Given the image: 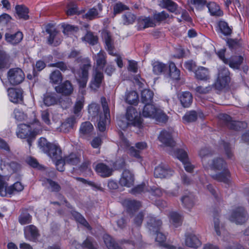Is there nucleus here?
Masks as SVG:
<instances>
[{
  "label": "nucleus",
  "mask_w": 249,
  "mask_h": 249,
  "mask_svg": "<svg viewBox=\"0 0 249 249\" xmlns=\"http://www.w3.org/2000/svg\"><path fill=\"white\" fill-rule=\"evenodd\" d=\"M218 31L225 36H230L232 33V28L230 27L227 22L220 20L217 23Z\"/></svg>",
  "instance_id": "72a5a7b5"
},
{
  "label": "nucleus",
  "mask_w": 249,
  "mask_h": 249,
  "mask_svg": "<svg viewBox=\"0 0 249 249\" xmlns=\"http://www.w3.org/2000/svg\"><path fill=\"white\" fill-rule=\"evenodd\" d=\"M53 143L47 141L44 138H41L38 141V146L40 149L43 152L46 153Z\"/></svg>",
  "instance_id": "864d4df0"
},
{
  "label": "nucleus",
  "mask_w": 249,
  "mask_h": 249,
  "mask_svg": "<svg viewBox=\"0 0 249 249\" xmlns=\"http://www.w3.org/2000/svg\"><path fill=\"white\" fill-rule=\"evenodd\" d=\"M147 228L151 233H155L160 231L162 221L159 218L149 215L147 217Z\"/></svg>",
  "instance_id": "dca6fc26"
},
{
  "label": "nucleus",
  "mask_w": 249,
  "mask_h": 249,
  "mask_svg": "<svg viewBox=\"0 0 249 249\" xmlns=\"http://www.w3.org/2000/svg\"><path fill=\"white\" fill-rule=\"evenodd\" d=\"M199 155L201 159V161L204 167L206 168L208 167L209 162L211 160L210 157L212 156L211 151L207 148H202L200 150Z\"/></svg>",
  "instance_id": "473e14b6"
},
{
  "label": "nucleus",
  "mask_w": 249,
  "mask_h": 249,
  "mask_svg": "<svg viewBox=\"0 0 249 249\" xmlns=\"http://www.w3.org/2000/svg\"><path fill=\"white\" fill-rule=\"evenodd\" d=\"M25 78L22 70L18 68L10 69L7 72V79L10 84L15 86L21 83Z\"/></svg>",
  "instance_id": "6e6552de"
},
{
  "label": "nucleus",
  "mask_w": 249,
  "mask_h": 249,
  "mask_svg": "<svg viewBox=\"0 0 249 249\" xmlns=\"http://www.w3.org/2000/svg\"><path fill=\"white\" fill-rule=\"evenodd\" d=\"M195 74L196 78L199 80L207 81L210 77L208 69L203 67L197 68Z\"/></svg>",
  "instance_id": "c85d7f7f"
},
{
  "label": "nucleus",
  "mask_w": 249,
  "mask_h": 249,
  "mask_svg": "<svg viewBox=\"0 0 249 249\" xmlns=\"http://www.w3.org/2000/svg\"><path fill=\"white\" fill-rule=\"evenodd\" d=\"M99 12L97 8H92L90 9L86 14L83 16L84 18L92 20L98 18Z\"/></svg>",
  "instance_id": "e2e57ef3"
},
{
  "label": "nucleus",
  "mask_w": 249,
  "mask_h": 249,
  "mask_svg": "<svg viewBox=\"0 0 249 249\" xmlns=\"http://www.w3.org/2000/svg\"><path fill=\"white\" fill-rule=\"evenodd\" d=\"M169 75L174 80H178L180 76V71L176 67L173 62L170 63L169 65Z\"/></svg>",
  "instance_id": "8fccbe9b"
},
{
  "label": "nucleus",
  "mask_w": 249,
  "mask_h": 249,
  "mask_svg": "<svg viewBox=\"0 0 249 249\" xmlns=\"http://www.w3.org/2000/svg\"><path fill=\"white\" fill-rule=\"evenodd\" d=\"M36 132L30 125L21 124L18 125V130L17 132L18 137L21 139H27V142L30 147L32 142L35 139Z\"/></svg>",
  "instance_id": "7ed1b4c3"
},
{
  "label": "nucleus",
  "mask_w": 249,
  "mask_h": 249,
  "mask_svg": "<svg viewBox=\"0 0 249 249\" xmlns=\"http://www.w3.org/2000/svg\"><path fill=\"white\" fill-rule=\"evenodd\" d=\"M135 18V16L130 12H127L123 16L124 24L125 25L133 23L134 22Z\"/></svg>",
  "instance_id": "69168bd1"
},
{
  "label": "nucleus",
  "mask_w": 249,
  "mask_h": 249,
  "mask_svg": "<svg viewBox=\"0 0 249 249\" xmlns=\"http://www.w3.org/2000/svg\"><path fill=\"white\" fill-rule=\"evenodd\" d=\"M83 38L85 41L92 45L97 44L98 42L97 36H94L92 33L90 32H88Z\"/></svg>",
  "instance_id": "0e129e2a"
},
{
  "label": "nucleus",
  "mask_w": 249,
  "mask_h": 249,
  "mask_svg": "<svg viewBox=\"0 0 249 249\" xmlns=\"http://www.w3.org/2000/svg\"><path fill=\"white\" fill-rule=\"evenodd\" d=\"M185 244L190 248L197 249L201 245V242L196 235L189 233L186 235Z\"/></svg>",
  "instance_id": "412c9836"
},
{
  "label": "nucleus",
  "mask_w": 249,
  "mask_h": 249,
  "mask_svg": "<svg viewBox=\"0 0 249 249\" xmlns=\"http://www.w3.org/2000/svg\"><path fill=\"white\" fill-rule=\"evenodd\" d=\"M173 171L164 165H160L155 168L154 177L157 178H165L171 176Z\"/></svg>",
  "instance_id": "f3484780"
},
{
  "label": "nucleus",
  "mask_w": 249,
  "mask_h": 249,
  "mask_svg": "<svg viewBox=\"0 0 249 249\" xmlns=\"http://www.w3.org/2000/svg\"><path fill=\"white\" fill-rule=\"evenodd\" d=\"M4 36L6 41L13 45H17L23 38V34L19 31L13 34L6 33Z\"/></svg>",
  "instance_id": "6ab92c4d"
},
{
  "label": "nucleus",
  "mask_w": 249,
  "mask_h": 249,
  "mask_svg": "<svg viewBox=\"0 0 249 249\" xmlns=\"http://www.w3.org/2000/svg\"><path fill=\"white\" fill-rule=\"evenodd\" d=\"M50 81L53 84H58L62 80V75L58 70L53 71L50 75Z\"/></svg>",
  "instance_id": "09e8293b"
},
{
  "label": "nucleus",
  "mask_w": 249,
  "mask_h": 249,
  "mask_svg": "<svg viewBox=\"0 0 249 249\" xmlns=\"http://www.w3.org/2000/svg\"><path fill=\"white\" fill-rule=\"evenodd\" d=\"M46 32L49 34V36L48 39V44L52 45L53 43L55 37L58 34L57 31L53 27L48 25L46 29Z\"/></svg>",
  "instance_id": "6e6d98bb"
},
{
  "label": "nucleus",
  "mask_w": 249,
  "mask_h": 249,
  "mask_svg": "<svg viewBox=\"0 0 249 249\" xmlns=\"http://www.w3.org/2000/svg\"><path fill=\"white\" fill-rule=\"evenodd\" d=\"M84 104V98L80 97L77 99L73 107V113L77 116H79V112L83 108Z\"/></svg>",
  "instance_id": "bf43d9fd"
},
{
  "label": "nucleus",
  "mask_w": 249,
  "mask_h": 249,
  "mask_svg": "<svg viewBox=\"0 0 249 249\" xmlns=\"http://www.w3.org/2000/svg\"><path fill=\"white\" fill-rule=\"evenodd\" d=\"M103 80V73L96 69L92 75L89 84V88L93 91H96L101 87Z\"/></svg>",
  "instance_id": "ddd939ff"
},
{
  "label": "nucleus",
  "mask_w": 249,
  "mask_h": 249,
  "mask_svg": "<svg viewBox=\"0 0 249 249\" xmlns=\"http://www.w3.org/2000/svg\"><path fill=\"white\" fill-rule=\"evenodd\" d=\"M16 13L19 19H22L26 20L29 19V16L28 15L29 10L25 5H17L15 7Z\"/></svg>",
  "instance_id": "bb28decb"
},
{
  "label": "nucleus",
  "mask_w": 249,
  "mask_h": 249,
  "mask_svg": "<svg viewBox=\"0 0 249 249\" xmlns=\"http://www.w3.org/2000/svg\"><path fill=\"white\" fill-rule=\"evenodd\" d=\"M103 109V113H101L97 123V127L100 132H104L106 126L110 122V111L106 99L105 97L101 98Z\"/></svg>",
  "instance_id": "20e7f679"
},
{
  "label": "nucleus",
  "mask_w": 249,
  "mask_h": 249,
  "mask_svg": "<svg viewBox=\"0 0 249 249\" xmlns=\"http://www.w3.org/2000/svg\"><path fill=\"white\" fill-rule=\"evenodd\" d=\"M168 17L169 14L164 11L159 13L155 12L153 15L154 19L159 22L163 21Z\"/></svg>",
  "instance_id": "774afa93"
},
{
  "label": "nucleus",
  "mask_w": 249,
  "mask_h": 249,
  "mask_svg": "<svg viewBox=\"0 0 249 249\" xmlns=\"http://www.w3.org/2000/svg\"><path fill=\"white\" fill-rule=\"evenodd\" d=\"M208 167L214 170L226 169V163L223 158H216L210 160Z\"/></svg>",
  "instance_id": "4be33fe9"
},
{
  "label": "nucleus",
  "mask_w": 249,
  "mask_h": 249,
  "mask_svg": "<svg viewBox=\"0 0 249 249\" xmlns=\"http://www.w3.org/2000/svg\"><path fill=\"white\" fill-rule=\"evenodd\" d=\"M95 170L100 176L103 178L110 176L113 172L112 168L103 163H98L95 166Z\"/></svg>",
  "instance_id": "aec40b11"
},
{
  "label": "nucleus",
  "mask_w": 249,
  "mask_h": 249,
  "mask_svg": "<svg viewBox=\"0 0 249 249\" xmlns=\"http://www.w3.org/2000/svg\"><path fill=\"white\" fill-rule=\"evenodd\" d=\"M125 101L130 105H135L138 103L139 96L138 93L135 91H132L125 96Z\"/></svg>",
  "instance_id": "3c124183"
},
{
  "label": "nucleus",
  "mask_w": 249,
  "mask_h": 249,
  "mask_svg": "<svg viewBox=\"0 0 249 249\" xmlns=\"http://www.w3.org/2000/svg\"><path fill=\"white\" fill-rule=\"evenodd\" d=\"M147 144L145 142H139L136 143L135 146L130 148V155L134 157L139 159L141 158L140 154L142 150L146 149Z\"/></svg>",
  "instance_id": "b1692460"
},
{
  "label": "nucleus",
  "mask_w": 249,
  "mask_h": 249,
  "mask_svg": "<svg viewBox=\"0 0 249 249\" xmlns=\"http://www.w3.org/2000/svg\"><path fill=\"white\" fill-rule=\"evenodd\" d=\"M54 161L62 158V151L59 146L53 144L46 153Z\"/></svg>",
  "instance_id": "393cba45"
},
{
  "label": "nucleus",
  "mask_w": 249,
  "mask_h": 249,
  "mask_svg": "<svg viewBox=\"0 0 249 249\" xmlns=\"http://www.w3.org/2000/svg\"><path fill=\"white\" fill-rule=\"evenodd\" d=\"M127 210L129 213H133L138 210L141 206L140 201L135 200H127L125 201Z\"/></svg>",
  "instance_id": "58836bf2"
},
{
  "label": "nucleus",
  "mask_w": 249,
  "mask_h": 249,
  "mask_svg": "<svg viewBox=\"0 0 249 249\" xmlns=\"http://www.w3.org/2000/svg\"><path fill=\"white\" fill-rule=\"evenodd\" d=\"M88 112L90 115L95 118L96 117L100 116L101 113L100 112V106L99 104L96 103H92L89 106Z\"/></svg>",
  "instance_id": "49530a36"
},
{
  "label": "nucleus",
  "mask_w": 249,
  "mask_h": 249,
  "mask_svg": "<svg viewBox=\"0 0 249 249\" xmlns=\"http://www.w3.org/2000/svg\"><path fill=\"white\" fill-rule=\"evenodd\" d=\"M104 38L108 53L113 56H116V53L114 52V47L113 40L109 34L106 33L104 34Z\"/></svg>",
  "instance_id": "c9c22d12"
},
{
  "label": "nucleus",
  "mask_w": 249,
  "mask_h": 249,
  "mask_svg": "<svg viewBox=\"0 0 249 249\" xmlns=\"http://www.w3.org/2000/svg\"><path fill=\"white\" fill-rule=\"evenodd\" d=\"M178 97L182 106L184 107H188L192 103L193 96L189 91L182 92Z\"/></svg>",
  "instance_id": "cd10ccee"
},
{
  "label": "nucleus",
  "mask_w": 249,
  "mask_h": 249,
  "mask_svg": "<svg viewBox=\"0 0 249 249\" xmlns=\"http://www.w3.org/2000/svg\"><path fill=\"white\" fill-rule=\"evenodd\" d=\"M153 71L156 75H159L167 70V66L164 63L158 61H153L152 63Z\"/></svg>",
  "instance_id": "e433bc0d"
},
{
  "label": "nucleus",
  "mask_w": 249,
  "mask_h": 249,
  "mask_svg": "<svg viewBox=\"0 0 249 249\" xmlns=\"http://www.w3.org/2000/svg\"><path fill=\"white\" fill-rule=\"evenodd\" d=\"M181 201L184 208L190 209L194 205L195 196L192 193L185 194L181 197Z\"/></svg>",
  "instance_id": "c756f323"
},
{
  "label": "nucleus",
  "mask_w": 249,
  "mask_h": 249,
  "mask_svg": "<svg viewBox=\"0 0 249 249\" xmlns=\"http://www.w3.org/2000/svg\"><path fill=\"white\" fill-rule=\"evenodd\" d=\"M207 7L212 16L220 17L223 15V12L215 3L210 2L207 5Z\"/></svg>",
  "instance_id": "ea45409f"
},
{
  "label": "nucleus",
  "mask_w": 249,
  "mask_h": 249,
  "mask_svg": "<svg viewBox=\"0 0 249 249\" xmlns=\"http://www.w3.org/2000/svg\"><path fill=\"white\" fill-rule=\"evenodd\" d=\"M226 43L231 50L236 49L241 45L240 40L237 38H227Z\"/></svg>",
  "instance_id": "680f3d73"
},
{
  "label": "nucleus",
  "mask_w": 249,
  "mask_h": 249,
  "mask_svg": "<svg viewBox=\"0 0 249 249\" xmlns=\"http://www.w3.org/2000/svg\"><path fill=\"white\" fill-rule=\"evenodd\" d=\"M222 171L220 173L212 175V178L218 181L228 183L230 172L227 169Z\"/></svg>",
  "instance_id": "4c0bfd02"
},
{
  "label": "nucleus",
  "mask_w": 249,
  "mask_h": 249,
  "mask_svg": "<svg viewBox=\"0 0 249 249\" xmlns=\"http://www.w3.org/2000/svg\"><path fill=\"white\" fill-rule=\"evenodd\" d=\"M57 92L62 93L63 95H69L71 94L73 91V88L71 83L67 80L61 85L56 86L55 88Z\"/></svg>",
  "instance_id": "5701e85b"
},
{
  "label": "nucleus",
  "mask_w": 249,
  "mask_h": 249,
  "mask_svg": "<svg viewBox=\"0 0 249 249\" xmlns=\"http://www.w3.org/2000/svg\"><path fill=\"white\" fill-rule=\"evenodd\" d=\"M139 28L144 29L154 25L153 20L149 17H141L139 18Z\"/></svg>",
  "instance_id": "4d7b16f0"
},
{
  "label": "nucleus",
  "mask_w": 249,
  "mask_h": 249,
  "mask_svg": "<svg viewBox=\"0 0 249 249\" xmlns=\"http://www.w3.org/2000/svg\"><path fill=\"white\" fill-rule=\"evenodd\" d=\"M24 232L26 236L30 235L33 238H36L39 236L38 229L33 225L25 227L24 228Z\"/></svg>",
  "instance_id": "a18cd8bd"
},
{
  "label": "nucleus",
  "mask_w": 249,
  "mask_h": 249,
  "mask_svg": "<svg viewBox=\"0 0 249 249\" xmlns=\"http://www.w3.org/2000/svg\"><path fill=\"white\" fill-rule=\"evenodd\" d=\"M42 184L52 192H58L61 189L60 185L57 182L50 178H45L43 180Z\"/></svg>",
  "instance_id": "7c9ffc66"
},
{
  "label": "nucleus",
  "mask_w": 249,
  "mask_h": 249,
  "mask_svg": "<svg viewBox=\"0 0 249 249\" xmlns=\"http://www.w3.org/2000/svg\"><path fill=\"white\" fill-rule=\"evenodd\" d=\"M162 7L167 9L169 11L174 13L177 9L178 5L174 1L168 0H162Z\"/></svg>",
  "instance_id": "5fc2aeb1"
},
{
  "label": "nucleus",
  "mask_w": 249,
  "mask_h": 249,
  "mask_svg": "<svg viewBox=\"0 0 249 249\" xmlns=\"http://www.w3.org/2000/svg\"><path fill=\"white\" fill-rule=\"evenodd\" d=\"M8 96L11 102L14 103H19L23 100L22 90L20 89H9Z\"/></svg>",
  "instance_id": "a211bd4d"
},
{
  "label": "nucleus",
  "mask_w": 249,
  "mask_h": 249,
  "mask_svg": "<svg viewBox=\"0 0 249 249\" xmlns=\"http://www.w3.org/2000/svg\"><path fill=\"white\" fill-rule=\"evenodd\" d=\"M148 187L144 183L138 185L133 187L130 191V193L134 195H137L142 193L147 192Z\"/></svg>",
  "instance_id": "13d9d810"
},
{
  "label": "nucleus",
  "mask_w": 249,
  "mask_h": 249,
  "mask_svg": "<svg viewBox=\"0 0 249 249\" xmlns=\"http://www.w3.org/2000/svg\"><path fill=\"white\" fill-rule=\"evenodd\" d=\"M220 119L229 128L231 129L239 130L246 127V124L245 123L241 122L233 121L231 117L226 114H220Z\"/></svg>",
  "instance_id": "9d476101"
},
{
  "label": "nucleus",
  "mask_w": 249,
  "mask_h": 249,
  "mask_svg": "<svg viewBox=\"0 0 249 249\" xmlns=\"http://www.w3.org/2000/svg\"><path fill=\"white\" fill-rule=\"evenodd\" d=\"M197 118V114L195 111L187 112L183 117V120L185 123H189L195 122Z\"/></svg>",
  "instance_id": "052dcab7"
},
{
  "label": "nucleus",
  "mask_w": 249,
  "mask_h": 249,
  "mask_svg": "<svg viewBox=\"0 0 249 249\" xmlns=\"http://www.w3.org/2000/svg\"><path fill=\"white\" fill-rule=\"evenodd\" d=\"M104 240L108 249H121L117 244L115 242L114 239L109 235H105L104 236Z\"/></svg>",
  "instance_id": "de8ad7c7"
},
{
  "label": "nucleus",
  "mask_w": 249,
  "mask_h": 249,
  "mask_svg": "<svg viewBox=\"0 0 249 249\" xmlns=\"http://www.w3.org/2000/svg\"><path fill=\"white\" fill-rule=\"evenodd\" d=\"M80 51L72 49L68 54L69 58H75V61L80 63L79 69L75 70L73 67L71 68V72L75 75L80 88L86 87L89 79V71L91 67V61L89 58L83 57Z\"/></svg>",
  "instance_id": "f257e3e1"
},
{
  "label": "nucleus",
  "mask_w": 249,
  "mask_h": 249,
  "mask_svg": "<svg viewBox=\"0 0 249 249\" xmlns=\"http://www.w3.org/2000/svg\"><path fill=\"white\" fill-rule=\"evenodd\" d=\"M174 154L182 162L186 171L191 172L193 171L194 167L188 161L187 154L185 150L178 149L174 152Z\"/></svg>",
  "instance_id": "2eb2a0df"
},
{
  "label": "nucleus",
  "mask_w": 249,
  "mask_h": 249,
  "mask_svg": "<svg viewBox=\"0 0 249 249\" xmlns=\"http://www.w3.org/2000/svg\"><path fill=\"white\" fill-rule=\"evenodd\" d=\"M23 188V186L19 182H17L13 185L7 187V184L0 175V195L1 196H5L7 194H14L16 192L21 191Z\"/></svg>",
  "instance_id": "423d86ee"
},
{
  "label": "nucleus",
  "mask_w": 249,
  "mask_h": 249,
  "mask_svg": "<svg viewBox=\"0 0 249 249\" xmlns=\"http://www.w3.org/2000/svg\"><path fill=\"white\" fill-rule=\"evenodd\" d=\"M171 222L175 227L180 226L182 224V216L176 212H172L170 214Z\"/></svg>",
  "instance_id": "603ef678"
},
{
  "label": "nucleus",
  "mask_w": 249,
  "mask_h": 249,
  "mask_svg": "<svg viewBox=\"0 0 249 249\" xmlns=\"http://www.w3.org/2000/svg\"><path fill=\"white\" fill-rule=\"evenodd\" d=\"M230 80V72L228 69L225 68H221L219 70L216 81L212 85L215 89L220 91L228 86Z\"/></svg>",
  "instance_id": "39448f33"
},
{
  "label": "nucleus",
  "mask_w": 249,
  "mask_h": 249,
  "mask_svg": "<svg viewBox=\"0 0 249 249\" xmlns=\"http://www.w3.org/2000/svg\"><path fill=\"white\" fill-rule=\"evenodd\" d=\"M76 118L74 116H71L67 119L61 124V130L65 133L70 131L73 128L74 124L76 123Z\"/></svg>",
  "instance_id": "f704fd0d"
},
{
  "label": "nucleus",
  "mask_w": 249,
  "mask_h": 249,
  "mask_svg": "<svg viewBox=\"0 0 249 249\" xmlns=\"http://www.w3.org/2000/svg\"><path fill=\"white\" fill-rule=\"evenodd\" d=\"M249 219V214L243 207H239L233 211L230 220L236 224H243Z\"/></svg>",
  "instance_id": "1a4fd4ad"
},
{
  "label": "nucleus",
  "mask_w": 249,
  "mask_h": 249,
  "mask_svg": "<svg viewBox=\"0 0 249 249\" xmlns=\"http://www.w3.org/2000/svg\"><path fill=\"white\" fill-rule=\"evenodd\" d=\"M93 129L92 124L89 122L83 123L80 128V133L84 136L89 135Z\"/></svg>",
  "instance_id": "37998d69"
},
{
  "label": "nucleus",
  "mask_w": 249,
  "mask_h": 249,
  "mask_svg": "<svg viewBox=\"0 0 249 249\" xmlns=\"http://www.w3.org/2000/svg\"><path fill=\"white\" fill-rule=\"evenodd\" d=\"M44 104L49 107L55 105L58 101L63 108H67L69 105V99L66 98L65 100H59L58 95L55 92H47L43 95V98Z\"/></svg>",
  "instance_id": "0eeeda50"
},
{
  "label": "nucleus",
  "mask_w": 249,
  "mask_h": 249,
  "mask_svg": "<svg viewBox=\"0 0 249 249\" xmlns=\"http://www.w3.org/2000/svg\"><path fill=\"white\" fill-rule=\"evenodd\" d=\"M9 55L5 51L0 50V69L9 67Z\"/></svg>",
  "instance_id": "c03bdc74"
},
{
  "label": "nucleus",
  "mask_w": 249,
  "mask_h": 249,
  "mask_svg": "<svg viewBox=\"0 0 249 249\" xmlns=\"http://www.w3.org/2000/svg\"><path fill=\"white\" fill-rule=\"evenodd\" d=\"M154 92L149 89H144L141 92V101L146 105L152 103Z\"/></svg>",
  "instance_id": "2f4dec72"
},
{
  "label": "nucleus",
  "mask_w": 249,
  "mask_h": 249,
  "mask_svg": "<svg viewBox=\"0 0 249 249\" xmlns=\"http://www.w3.org/2000/svg\"><path fill=\"white\" fill-rule=\"evenodd\" d=\"M142 115L144 117L155 118L157 121L160 123H165L168 120V117L165 113L152 103L144 105Z\"/></svg>",
  "instance_id": "f03ea898"
},
{
  "label": "nucleus",
  "mask_w": 249,
  "mask_h": 249,
  "mask_svg": "<svg viewBox=\"0 0 249 249\" xmlns=\"http://www.w3.org/2000/svg\"><path fill=\"white\" fill-rule=\"evenodd\" d=\"M126 118L129 123L134 126L140 128L142 126V122L138 113L132 107L127 108L126 113Z\"/></svg>",
  "instance_id": "9b49d317"
},
{
  "label": "nucleus",
  "mask_w": 249,
  "mask_h": 249,
  "mask_svg": "<svg viewBox=\"0 0 249 249\" xmlns=\"http://www.w3.org/2000/svg\"><path fill=\"white\" fill-rule=\"evenodd\" d=\"M32 220L31 215L27 213H21L18 218V221L21 225L30 223Z\"/></svg>",
  "instance_id": "338daca9"
},
{
  "label": "nucleus",
  "mask_w": 249,
  "mask_h": 249,
  "mask_svg": "<svg viewBox=\"0 0 249 249\" xmlns=\"http://www.w3.org/2000/svg\"><path fill=\"white\" fill-rule=\"evenodd\" d=\"M97 66L101 69H103L107 63L106 53L101 50L95 56Z\"/></svg>",
  "instance_id": "a19ab883"
},
{
  "label": "nucleus",
  "mask_w": 249,
  "mask_h": 249,
  "mask_svg": "<svg viewBox=\"0 0 249 249\" xmlns=\"http://www.w3.org/2000/svg\"><path fill=\"white\" fill-rule=\"evenodd\" d=\"M158 140L164 146L173 148L176 146V142L173 140L171 133L167 130H163L160 132Z\"/></svg>",
  "instance_id": "f8f14e48"
},
{
  "label": "nucleus",
  "mask_w": 249,
  "mask_h": 249,
  "mask_svg": "<svg viewBox=\"0 0 249 249\" xmlns=\"http://www.w3.org/2000/svg\"><path fill=\"white\" fill-rule=\"evenodd\" d=\"M244 58L241 55H233L228 59L226 64L234 69H239L241 65L243 63Z\"/></svg>",
  "instance_id": "a878e982"
},
{
  "label": "nucleus",
  "mask_w": 249,
  "mask_h": 249,
  "mask_svg": "<svg viewBox=\"0 0 249 249\" xmlns=\"http://www.w3.org/2000/svg\"><path fill=\"white\" fill-rule=\"evenodd\" d=\"M67 164L76 165L80 161V156L75 153H71L69 156H66L64 159Z\"/></svg>",
  "instance_id": "79ce46f5"
},
{
  "label": "nucleus",
  "mask_w": 249,
  "mask_h": 249,
  "mask_svg": "<svg viewBox=\"0 0 249 249\" xmlns=\"http://www.w3.org/2000/svg\"><path fill=\"white\" fill-rule=\"evenodd\" d=\"M135 177L134 174L128 169H124L120 179V184L122 186L130 187L134 185Z\"/></svg>",
  "instance_id": "4468645a"
}]
</instances>
